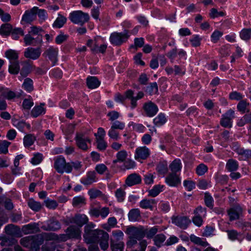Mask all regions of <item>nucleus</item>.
<instances>
[{"mask_svg": "<svg viewBox=\"0 0 251 251\" xmlns=\"http://www.w3.org/2000/svg\"><path fill=\"white\" fill-rule=\"evenodd\" d=\"M65 234H57L52 233L51 239L58 242H65L71 239H78L81 238V231L80 228L75 226H70L65 230Z\"/></svg>", "mask_w": 251, "mask_h": 251, "instance_id": "nucleus-1", "label": "nucleus"}, {"mask_svg": "<svg viewBox=\"0 0 251 251\" xmlns=\"http://www.w3.org/2000/svg\"><path fill=\"white\" fill-rule=\"evenodd\" d=\"M96 225L90 223L84 226L83 238L87 244L98 243L99 239L104 230L95 229Z\"/></svg>", "mask_w": 251, "mask_h": 251, "instance_id": "nucleus-2", "label": "nucleus"}, {"mask_svg": "<svg viewBox=\"0 0 251 251\" xmlns=\"http://www.w3.org/2000/svg\"><path fill=\"white\" fill-rule=\"evenodd\" d=\"M51 234H52L51 232L42 233L32 236L29 249L31 251H38L40 249V246L43 243L44 240H53V239H51Z\"/></svg>", "mask_w": 251, "mask_h": 251, "instance_id": "nucleus-3", "label": "nucleus"}, {"mask_svg": "<svg viewBox=\"0 0 251 251\" xmlns=\"http://www.w3.org/2000/svg\"><path fill=\"white\" fill-rule=\"evenodd\" d=\"M54 168L60 174L64 172L70 173L72 171V166L70 163H66L65 158L59 156L54 159Z\"/></svg>", "mask_w": 251, "mask_h": 251, "instance_id": "nucleus-4", "label": "nucleus"}, {"mask_svg": "<svg viewBox=\"0 0 251 251\" xmlns=\"http://www.w3.org/2000/svg\"><path fill=\"white\" fill-rule=\"evenodd\" d=\"M69 18L74 24L82 25L89 21V16L88 13L78 10L71 13Z\"/></svg>", "mask_w": 251, "mask_h": 251, "instance_id": "nucleus-5", "label": "nucleus"}, {"mask_svg": "<svg viewBox=\"0 0 251 251\" xmlns=\"http://www.w3.org/2000/svg\"><path fill=\"white\" fill-rule=\"evenodd\" d=\"M125 127L124 123L116 121L111 123L110 128L108 131V135L110 139L117 141L120 138L119 132L118 130H123Z\"/></svg>", "mask_w": 251, "mask_h": 251, "instance_id": "nucleus-6", "label": "nucleus"}, {"mask_svg": "<svg viewBox=\"0 0 251 251\" xmlns=\"http://www.w3.org/2000/svg\"><path fill=\"white\" fill-rule=\"evenodd\" d=\"M129 37L128 31L127 30L121 33L114 32L110 36V41L113 45L119 46L126 42Z\"/></svg>", "mask_w": 251, "mask_h": 251, "instance_id": "nucleus-7", "label": "nucleus"}, {"mask_svg": "<svg viewBox=\"0 0 251 251\" xmlns=\"http://www.w3.org/2000/svg\"><path fill=\"white\" fill-rule=\"evenodd\" d=\"M145 227L142 226L138 227L129 226L126 228V233L128 235L138 239V240H141L145 237Z\"/></svg>", "mask_w": 251, "mask_h": 251, "instance_id": "nucleus-8", "label": "nucleus"}, {"mask_svg": "<svg viewBox=\"0 0 251 251\" xmlns=\"http://www.w3.org/2000/svg\"><path fill=\"white\" fill-rule=\"evenodd\" d=\"M151 151L146 146L139 147L135 150L134 158L136 160L141 161L147 159L150 155Z\"/></svg>", "mask_w": 251, "mask_h": 251, "instance_id": "nucleus-9", "label": "nucleus"}, {"mask_svg": "<svg viewBox=\"0 0 251 251\" xmlns=\"http://www.w3.org/2000/svg\"><path fill=\"white\" fill-rule=\"evenodd\" d=\"M143 110L146 116L152 117L156 114L158 108L156 104L151 101H149L143 104Z\"/></svg>", "mask_w": 251, "mask_h": 251, "instance_id": "nucleus-10", "label": "nucleus"}, {"mask_svg": "<svg viewBox=\"0 0 251 251\" xmlns=\"http://www.w3.org/2000/svg\"><path fill=\"white\" fill-rule=\"evenodd\" d=\"M172 223L182 229H186L191 223V220L186 216H173Z\"/></svg>", "mask_w": 251, "mask_h": 251, "instance_id": "nucleus-11", "label": "nucleus"}, {"mask_svg": "<svg viewBox=\"0 0 251 251\" xmlns=\"http://www.w3.org/2000/svg\"><path fill=\"white\" fill-rule=\"evenodd\" d=\"M58 51L57 48L50 47L45 50L43 56L50 60L52 62V66H54L57 61Z\"/></svg>", "mask_w": 251, "mask_h": 251, "instance_id": "nucleus-12", "label": "nucleus"}, {"mask_svg": "<svg viewBox=\"0 0 251 251\" xmlns=\"http://www.w3.org/2000/svg\"><path fill=\"white\" fill-rule=\"evenodd\" d=\"M234 118V111L232 109L228 110L221 120L220 124L224 127L230 128L232 126V119Z\"/></svg>", "mask_w": 251, "mask_h": 251, "instance_id": "nucleus-13", "label": "nucleus"}, {"mask_svg": "<svg viewBox=\"0 0 251 251\" xmlns=\"http://www.w3.org/2000/svg\"><path fill=\"white\" fill-rule=\"evenodd\" d=\"M69 223L75 224L79 227H82L88 222V217L84 214H77L68 219Z\"/></svg>", "mask_w": 251, "mask_h": 251, "instance_id": "nucleus-14", "label": "nucleus"}, {"mask_svg": "<svg viewBox=\"0 0 251 251\" xmlns=\"http://www.w3.org/2000/svg\"><path fill=\"white\" fill-rule=\"evenodd\" d=\"M242 213L243 208L239 204L235 205L227 210L229 220L231 221L238 219Z\"/></svg>", "mask_w": 251, "mask_h": 251, "instance_id": "nucleus-15", "label": "nucleus"}, {"mask_svg": "<svg viewBox=\"0 0 251 251\" xmlns=\"http://www.w3.org/2000/svg\"><path fill=\"white\" fill-rule=\"evenodd\" d=\"M41 50L40 47L34 48L29 47L25 49L24 52V56L26 58L32 60H36L41 55Z\"/></svg>", "mask_w": 251, "mask_h": 251, "instance_id": "nucleus-16", "label": "nucleus"}, {"mask_svg": "<svg viewBox=\"0 0 251 251\" xmlns=\"http://www.w3.org/2000/svg\"><path fill=\"white\" fill-rule=\"evenodd\" d=\"M24 40L26 46H38L41 45L43 41L42 35H38L36 38H33L30 34L25 35Z\"/></svg>", "mask_w": 251, "mask_h": 251, "instance_id": "nucleus-17", "label": "nucleus"}, {"mask_svg": "<svg viewBox=\"0 0 251 251\" xmlns=\"http://www.w3.org/2000/svg\"><path fill=\"white\" fill-rule=\"evenodd\" d=\"M75 141L78 147L83 151H87L88 149L86 143H91V140L82 134H77L75 137Z\"/></svg>", "mask_w": 251, "mask_h": 251, "instance_id": "nucleus-18", "label": "nucleus"}, {"mask_svg": "<svg viewBox=\"0 0 251 251\" xmlns=\"http://www.w3.org/2000/svg\"><path fill=\"white\" fill-rule=\"evenodd\" d=\"M38 10L37 7H34L30 10H27L23 16L22 21L26 23H30L36 18Z\"/></svg>", "mask_w": 251, "mask_h": 251, "instance_id": "nucleus-19", "label": "nucleus"}, {"mask_svg": "<svg viewBox=\"0 0 251 251\" xmlns=\"http://www.w3.org/2000/svg\"><path fill=\"white\" fill-rule=\"evenodd\" d=\"M165 182L170 186L176 187L180 183V179L176 173H170L165 178Z\"/></svg>", "mask_w": 251, "mask_h": 251, "instance_id": "nucleus-20", "label": "nucleus"}, {"mask_svg": "<svg viewBox=\"0 0 251 251\" xmlns=\"http://www.w3.org/2000/svg\"><path fill=\"white\" fill-rule=\"evenodd\" d=\"M5 231L7 234L19 237L21 236L20 228L17 226L9 224L5 227Z\"/></svg>", "mask_w": 251, "mask_h": 251, "instance_id": "nucleus-21", "label": "nucleus"}, {"mask_svg": "<svg viewBox=\"0 0 251 251\" xmlns=\"http://www.w3.org/2000/svg\"><path fill=\"white\" fill-rule=\"evenodd\" d=\"M142 178L140 175L136 173H133L126 177V183L128 186H132L140 184L141 182Z\"/></svg>", "mask_w": 251, "mask_h": 251, "instance_id": "nucleus-22", "label": "nucleus"}, {"mask_svg": "<svg viewBox=\"0 0 251 251\" xmlns=\"http://www.w3.org/2000/svg\"><path fill=\"white\" fill-rule=\"evenodd\" d=\"M109 239V234L103 231L99 239L98 243L100 244V246L101 249L103 251H106L109 247L108 241Z\"/></svg>", "mask_w": 251, "mask_h": 251, "instance_id": "nucleus-23", "label": "nucleus"}, {"mask_svg": "<svg viewBox=\"0 0 251 251\" xmlns=\"http://www.w3.org/2000/svg\"><path fill=\"white\" fill-rule=\"evenodd\" d=\"M22 230L25 234H32L39 231L38 224L36 223L29 224L23 226Z\"/></svg>", "mask_w": 251, "mask_h": 251, "instance_id": "nucleus-24", "label": "nucleus"}, {"mask_svg": "<svg viewBox=\"0 0 251 251\" xmlns=\"http://www.w3.org/2000/svg\"><path fill=\"white\" fill-rule=\"evenodd\" d=\"M96 174L94 171H90L86 176L81 179V182L85 185H89L97 181Z\"/></svg>", "mask_w": 251, "mask_h": 251, "instance_id": "nucleus-25", "label": "nucleus"}, {"mask_svg": "<svg viewBox=\"0 0 251 251\" xmlns=\"http://www.w3.org/2000/svg\"><path fill=\"white\" fill-rule=\"evenodd\" d=\"M43 228L46 230L56 231L61 228V224L58 220L51 218L49 221L47 226H44Z\"/></svg>", "mask_w": 251, "mask_h": 251, "instance_id": "nucleus-26", "label": "nucleus"}, {"mask_svg": "<svg viewBox=\"0 0 251 251\" xmlns=\"http://www.w3.org/2000/svg\"><path fill=\"white\" fill-rule=\"evenodd\" d=\"M100 81L96 76H90L86 79V84L89 89H95L100 85Z\"/></svg>", "mask_w": 251, "mask_h": 251, "instance_id": "nucleus-27", "label": "nucleus"}, {"mask_svg": "<svg viewBox=\"0 0 251 251\" xmlns=\"http://www.w3.org/2000/svg\"><path fill=\"white\" fill-rule=\"evenodd\" d=\"M128 219L131 222L139 221L141 218L140 211L138 208L130 210L128 214Z\"/></svg>", "mask_w": 251, "mask_h": 251, "instance_id": "nucleus-28", "label": "nucleus"}, {"mask_svg": "<svg viewBox=\"0 0 251 251\" xmlns=\"http://www.w3.org/2000/svg\"><path fill=\"white\" fill-rule=\"evenodd\" d=\"M190 240L194 244L206 247L208 246L209 244L203 239L197 237L194 234L190 236Z\"/></svg>", "mask_w": 251, "mask_h": 251, "instance_id": "nucleus-29", "label": "nucleus"}, {"mask_svg": "<svg viewBox=\"0 0 251 251\" xmlns=\"http://www.w3.org/2000/svg\"><path fill=\"white\" fill-rule=\"evenodd\" d=\"M156 203L154 199H144L140 202V206L144 209H150L152 210L153 205Z\"/></svg>", "mask_w": 251, "mask_h": 251, "instance_id": "nucleus-30", "label": "nucleus"}, {"mask_svg": "<svg viewBox=\"0 0 251 251\" xmlns=\"http://www.w3.org/2000/svg\"><path fill=\"white\" fill-rule=\"evenodd\" d=\"M235 149L234 151L239 155L243 156V159H247L251 157V151L250 150H244L243 148L239 147L234 146Z\"/></svg>", "mask_w": 251, "mask_h": 251, "instance_id": "nucleus-31", "label": "nucleus"}, {"mask_svg": "<svg viewBox=\"0 0 251 251\" xmlns=\"http://www.w3.org/2000/svg\"><path fill=\"white\" fill-rule=\"evenodd\" d=\"M86 204V199L83 196L75 197L73 198L72 205L74 207L79 208Z\"/></svg>", "mask_w": 251, "mask_h": 251, "instance_id": "nucleus-32", "label": "nucleus"}, {"mask_svg": "<svg viewBox=\"0 0 251 251\" xmlns=\"http://www.w3.org/2000/svg\"><path fill=\"white\" fill-rule=\"evenodd\" d=\"M88 194L91 199H94L99 197H101L103 200L106 199V196L105 195L103 194L100 190L96 189H90L88 191Z\"/></svg>", "mask_w": 251, "mask_h": 251, "instance_id": "nucleus-33", "label": "nucleus"}, {"mask_svg": "<svg viewBox=\"0 0 251 251\" xmlns=\"http://www.w3.org/2000/svg\"><path fill=\"white\" fill-rule=\"evenodd\" d=\"M226 168L229 172L235 171L238 168V163L235 160L230 159L227 161Z\"/></svg>", "mask_w": 251, "mask_h": 251, "instance_id": "nucleus-34", "label": "nucleus"}, {"mask_svg": "<svg viewBox=\"0 0 251 251\" xmlns=\"http://www.w3.org/2000/svg\"><path fill=\"white\" fill-rule=\"evenodd\" d=\"M35 140L36 137L33 134H28L26 135L23 140L24 146L26 148L29 147L34 144Z\"/></svg>", "mask_w": 251, "mask_h": 251, "instance_id": "nucleus-35", "label": "nucleus"}, {"mask_svg": "<svg viewBox=\"0 0 251 251\" xmlns=\"http://www.w3.org/2000/svg\"><path fill=\"white\" fill-rule=\"evenodd\" d=\"M156 170L159 175L163 176L168 172V166L166 162H159L156 168Z\"/></svg>", "mask_w": 251, "mask_h": 251, "instance_id": "nucleus-36", "label": "nucleus"}, {"mask_svg": "<svg viewBox=\"0 0 251 251\" xmlns=\"http://www.w3.org/2000/svg\"><path fill=\"white\" fill-rule=\"evenodd\" d=\"M67 18L61 14L58 15V17L53 24L54 27L60 28L62 27L66 23Z\"/></svg>", "mask_w": 251, "mask_h": 251, "instance_id": "nucleus-37", "label": "nucleus"}, {"mask_svg": "<svg viewBox=\"0 0 251 251\" xmlns=\"http://www.w3.org/2000/svg\"><path fill=\"white\" fill-rule=\"evenodd\" d=\"M44 105V103H41L39 106H35L31 112V116L36 118L41 115L42 113H45V109L43 107Z\"/></svg>", "mask_w": 251, "mask_h": 251, "instance_id": "nucleus-38", "label": "nucleus"}, {"mask_svg": "<svg viewBox=\"0 0 251 251\" xmlns=\"http://www.w3.org/2000/svg\"><path fill=\"white\" fill-rule=\"evenodd\" d=\"M110 248L112 251H123L124 243L120 241L118 243H115L113 239L111 240Z\"/></svg>", "mask_w": 251, "mask_h": 251, "instance_id": "nucleus-39", "label": "nucleus"}, {"mask_svg": "<svg viewBox=\"0 0 251 251\" xmlns=\"http://www.w3.org/2000/svg\"><path fill=\"white\" fill-rule=\"evenodd\" d=\"M5 55L10 60V62L16 61L18 59V53L13 50H6L5 52Z\"/></svg>", "mask_w": 251, "mask_h": 251, "instance_id": "nucleus-40", "label": "nucleus"}, {"mask_svg": "<svg viewBox=\"0 0 251 251\" xmlns=\"http://www.w3.org/2000/svg\"><path fill=\"white\" fill-rule=\"evenodd\" d=\"M12 30V25L6 23L1 25L0 28V34L5 36H8L11 32Z\"/></svg>", "mask_w": 251, "mask_h": 251, "instance_id": "nucleus-41", "label": "nucleus"}, {"mask_svg": "<svg viewBox=\"0 0 251 251\" xmlns=\"http://www.w3.org/2000/svg\"><path fill=\"white\" fill-rule=\"evenodd\" d=\"M172 173H176L181 170V163L179 159H175L170 165Z\"/></svg>", "mask_w": 251, "mask_h": 251, "instance_id": "nucleus-42", "label": "nucleus"}, {"mask_svg": "<svg viewBox=\"0 0 251 251\" xmlns=\"http://www.w3.org/2000/svg\"><path fill=\"white\" fill-rule=\"evenodd\" d=\"M11 64L9 66V72L11 74H18L20 71V65L18 61L10 62Z\"/></svg>", "mask_w": 251, "mask_h": 251, "instance_id": "nucleus-43", "label": "nucleus"}, {"mask_svg": "<svg viewBox=\"0 0 251 251\" xmlns=\"http://www.w3.org/2000/svg\"><path fill=\"white\" fill-rule=\"evenodd\" d=\"M117 224V221L114 217H110L108 219L107 225L104 224L102 227L107 231L110 230L111 227H114Z\"/></svg>", "mask_w": 251, "mask_h": 251, "instance_id": "nucleus-44", "label": "nucleus"}, {"mask_svg": "<svg viewBox=\"0 0 251 251\" xmlns=\"http://www.w3.org/2000/svg\"><path fill=\"white\" fill-rule=\"evenodd\" d=\"M33 81L30 78H26L24 80L23 84V87L25 90L28 92H31L33 90Z\"/></svg>", "mask_w": 251, "mask_h": 251, "instance_id": "nucleus-45", "label": "nucleus"}, {"mask_svg": "<svg viewBox=\"0 0 251 251\" xmlns=\"http://www.w3.org/2000/svg\"><path fill=\"white\" fill-rule=\"evenodd\" d=\"M28 205L32 210L35 211H38L42 208V205L40 202L36 201L33 199L29 200L28 201Z\"/></svg>", "mask_w": 251, "mask_h": 251, "instance_id": "nucleus-46", "label": "nucleus"}, {"mask_svg": "<svg viewBox=\"0 0 251 251\" xmlns=\"http://www.w3.org/2000/svg\"><path fill=\"white\" fill-rule=\"evenodd\" d=\"M166 122V119L165 115L162 114H159L156 117L153 119V123L156 126H161L164 124Z\"/></svg>", "mask_w": 251, "mask_h": 251, "instance_id": "nucleus-47", "label": "nucleus"}, {"mask_svg": "<svg viewBox=\"0 0 251 251\" xmlns=\"http://www.w3.org/2000/svg\"><path fill=\"white\" fill-rule=\"evenodd\" d=\"M2 95L8 100H12L15 98H19L21 96L20 93L17 94L14 92L10 90L3 92Z\"/></svg>", "mask_w": 251, "mask_h": 251, "instance_id": "nucleus-48", "label": "nucleus"}, {"mask_svg": "<svg viewBox=\"0 0 251 251\" xmlns=\"http://www.w3.org/2000/svg\"><path fill=\"white\" fill-rule=\"evenodd\" d=\"M163 186L160 185H155L152 189L149 191V196L155 197L157 196L162 191Z\"/></svg>", "mask_w": 251, "mask_h": 251, "instance_id": "nucleus-49", "label": "nucleus"}, {"mask_svg": "<svg viewBox=\"0 0 251 251\" xmlns=\"http://www.w3.org/2000/svg\"><path fill=\"white\" fill-rule=\"evenodd\" d=\"M127 156V152L125 150H122L119 151L117 155V159L113 161L114 163H116L118 161L123 162L126 158Z\"/></svg>", "mask_w": 251, "mask_h": 251, "instance_id": "nucleus-50", "label": "nucleus"}, {"mask_svg": "<svg viewBox=\"0 0 251 251\" xmlns=\"http://www.w3.org/2000/svg\"><path fill=\"white\" fill-rule=\"evenodd\" d=\"M166 237L163 234H159L156 235L154 239V244L158 247H161L162 243L165 241Z\"/></svg>", "mask_w": 251, "mask_h": 251, "instance_id": "nucleus-51", "label": "nucleus"}, {"mask_svg": "<svg viewBox=\"0 0 251 251\" xmlns=\"http://www.w3.org/2000/svg\"><path fill=\"white\" fill-rule=\"evenodd\" d=\"M97 147L100 151H105L107 147V144L104 140V138L96 139Z\"/></svg>", "mask_w": 251, "mask_h": 251, "instance_id": "nucleus-52", "label": "nucleus"}, {"mask_svg": "<svg viewBox=\"0 0 251 251\" xmlns=\"http://www.w3.org/2000/svg\"><path fill=\"white\" fill-rule=\"evenodd\" d=\"M115 196L118 202H123L125 200L126 192L122 188H119L115 191Z\"/></svg>", "mask_w": 251, "mask_h": 251, "instance_id": "nucleus-53", "label": "nucleus"}, {"mask_svg": "<svg viewBox=\"0 0 251 251\" xmlns=\"http://www.w3.org/2000/svg\"><path fill=\"white\" fill-rule=\"evenodd\" d=\"M11 35L13 39L18 40L19 36H24V30L21 28H16L12 29L11 31Z\"/></svg>", "mask_w": 251, "mask_h": 251, "instance_id": "nucleus-54", "label": "nucleus"}, {"mask_svg": "<svg viewBox=\"0 0 251 251\" xmlns=\"http://www.w3.org/2000/svg\"><path fill=\"white\" fill-rule=\"evenodd\" d=\"M146 91L150 95L156 94L158 92V86L156 82L152 83L147 87Z\"/></svg>", "mask_w": 251, "mask_h": 251, "instance_id": "nucleus-55", "label": "nucleus"}, {"mask_svg": "<svg viewBox=\"0 0 251 251\" xmlns=\"http://www.w3.org/2000/svg\"><path fill=\"white\" fill-rule=\"evenodd\" d=\"M32 239V236H28L24 237L21 239L20 243L23 246L30 249Z\"/></svg>", "mask_w": 251, "mask_h": 251, "instance_id": "nucleus-56", "label": "nucleus"}, {"mask_svg": "<svg viewBox=\"0 0 251 251\" xmlns=\"http://www.w3.org/2000/svg\"><path fill=\"white\" fill-rule=\"evenodd\" d=\"M107 48V45L105 44L101 45L100 47H98L97 45H95L94 48H92L91 51L95 53L105 52Z\"/></svg>", "mask_w": 251, "mask_h": 251, "instance_id": "nucleus-57", "label": "nucleus"}, {"mask_svg": "<svg viewBox=\"0 0 251 251\" xmlns=\"http://www.w3.org/2000/svg\"><path fill=\"white\" fill-rule=\"evenodd\" d=\"M145 236H146L148 238H151L157 233L158 229L156 227H153L150 229L145 228Z\"/></svg>", "mask_w": 251, "mask_h": 251, "instance_id": "nucleus-58", "label": "nucleus"}, {"mask_svg": "<svg viewBox=\"0 0 251 251\" xmlns=\"http://www.w3.org/2000/svg\"><path fill=\"white\" fill-rule=\"evenodd\" d=\"M33 104L34 103L32 99L31 98H29L28 99H25L23 100L22 106L24 109L29 110Z\"/></svg>", "mask_w": 251, "mask_h": 251, "instance_id": "nucleus-59", "label": "nucleus"}, {"mask_svg": "<svg viewBox=\"0 0 251 251\" xmlns=\"http://www.w3.org/2000/svg\"><path fill=\"white\" fill-rule=\"evenodd\" d=\"M31 69V66L27 63L24 64L23 67H22L20 74L23 77L26 76L28 74L30 73Z\"/></svg>", "mask_w": 251, "mask_h": 251, "instance_id": "nucleus-60", "label": "nucleus"}, {"mask_svg": "<svg viewBox=\"0 0 251 251\" xmlns=\"http://www.w3.org/2000/svg\"><path fill=\"white\" fill-rule=\"evenodd\" d=\"M208 170L207 167L203 163L200 164L196 168V173L199 176L203 175Z\"/></svg>", "mask_w": 251, "mask_h": 251, "instance_id": "nucleus-61", "label": "nucleus"}, {"mask_svg": "<svg viewBox=\"0 0 251 251\" xmlns=\"http://www.w3.org/2000/svg\"><path fill=\"white\" fill-rule=\"evenodd\" d=\"M241 38L244 40H249L251 37V28L244 29L240 32Z\"/></svg>", "mask_w": 251, "mask_h": 251, "instance_id": "nucleus-62", "label": "nucleus"}, {"mask_svg": "<svg viewBox=\"0 0 251 251\" xmlns=\"http://www.w3.org/2000/svg\"><path fill=\"white\" fill-rule=\"evenodd\" d=\"M112 234L114 240L117 241H121L124 238V233L120 230L113 231Z\"/></svg>", "mask_w": 251, "mask_h": 251, "instance_id": "nucleus-63", "label": "nucleus"}, {"mask_svg": "<svg viewBox=\"0 0 251 251\" xmlns=\"http://www.w3.org/2000/svg\"><path fill=\"white\" fill-rule=\"evenodd\" d=\"M194 214L196 216L204 217L206 214V209L205 207L199 206L194 210Z\"/></svg>", "mask_w": 251, "mask_h": 251, "instance_id": "nucleus-64", "label": "nucleus"}]
</instances>
